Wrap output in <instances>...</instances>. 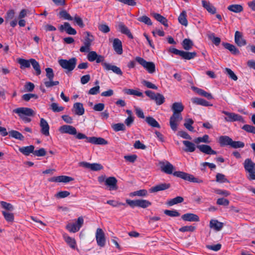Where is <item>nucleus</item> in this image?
<instances>
[{
  "instance_id": "f257e3e1",
  "label": "nucleus",
  "mask_w": 255,
  "mask_h": 255,
  "mask_svg": "<svg viewBox=\"0 0 255 255\" xmlns=\"http://www.w3.org/2000/svg\"><path fill=\"white\" fill-rule=\"evenodd\" d=\"M59 130L62 133L75 135L76 138L78 139H85L86 142L99 145H106L108 143V141L104 138L95 136L88 137L83 133H77L76 128L72 126L63 125L60 127Z\"/></svg>"
},
{
  "instance_id": "f03ea898",
  "label": "nucleus",
  "mask_w": 255,
  "mask_h": 255,
  "mask_svg": "<svg viewBox=\"0 0 255 255\" xmlns=\"http://www.w3.org/2000/svg\"><path fill=\"white\" fill-rule=\"evenodd\" d=\"M161 170L167 174H173V176L180 178L185 181H188L193 183H201L203 182L202 179L195 177L193 175L183 172V171H174V167L169 161L160 162Z\"/></svg>"
},
{
  "instance_id": "7ed1b4c3",
  "label": "nucleus",
  "mask_w": 255,
  "mask_h": 255,
  "mask_svg": "<svg viewBox=\"0 0 255 255\" xmlns=\"http://www.w3.org/2000/svg\"><path fill=\"white\" fill-rule=\"evenodd\" d=\"M173 112V115L170 118V126L173 131H176L177 129L178 123L182 120V117L181 113L184 110V106L181 102L174 103L171 107Z\"/></svg>"
},
{
  "instance_id": "20e7f679",
  "label": "nucleus",
  "mask_w": 255,
  "mask_h": 255,
  "mask_svg": "<svg viewBox=\"0 0 255 255\" xmlns=\"http://www.w3.org/2000/svg\"><path fill=\"white\" fill-rule=\"evenodd\" d=\"M12 112L17 114L25 123H29L31 121V119L27 117H32L34 115V112L32 109L25 107L15 109Z\"/></svg>"
},
{
  "instance_id": "39448f33",
  "label": "nucleus",
  "mask_w": 255,
  "mask_h": 255,
  "mask_svg": "<svg viewBox=\"0 0 255 255\" xmlns=\"http://www.w3.org/2000/svg\"><path fill=\"white\" fill-rule=\"evenodd\" d=\"M244 167L245 171L249 173L247 176L248 179L250 180H255V163L251 159H246L244 163Z\"/></svg>"
},
{
  "instance_id": "423d86ee",
  "label": "nucleus",
  "mask_w": 255,
  "mask_h": 255,
  "mask_svg": "<svg viewBox=\"0 0 255 255\" xmlns=\"http://www.w3.org/2000/svg\"><path fill=\"white\" fill-rule=\"evenodd\" d=\"M45 72L47 79H44V84L46 88H49L54 86L58 85L59 84V81H53L54 73L53 69L51 68H46L45 69Z\"/></svg>"
},
{
  "instance_id": "0eeeda50",
  "label": "nucleus",
  "mask_w": 255,
  "mask_h": 255,
  "mask_svg": "<svg viewBox=\"0 0 255 255\" xmlns=\"http://www.w3.org/2000/svg\"><path fill=\"white\" fill-rule=\"evenodd\" d=\"M77 59L75 57H73L69 60L66 59H60L58 61V63L60 66L64 69L66 70L67 71L71 72L73 71L76 67Z\"/></svg>"
},
{
  "instance_id": "6e6552de",
  "label": "nucleus",
  "mask_w": 255,
  "mask_h": 255,
  "mask_svg": "<svg viewBox=\"0 0 255 255\" xmlns=\"http://www.w3.org/2000/svg\"><path fill=\"white\" fill-rule=\"evenodd\" d=\"M135 61L142 66L149 73L152 74L155 72V66L152 62H147L140 57H136Z\"/></svg>"
},
{
  "instance_id": "1a4fd4ad",
  "label": "nucleus",
  "mask_w": 255,
  "mask_h": 255,
  "mask_svg": "<svg viewBox=\"0 0 255 255\" xmlns=\"http://www.w3.org/2000/svg\"><path fill=\"white\" fill-rule=\"evenodd\" d=\"M222 113L227 116L226 117H225V120L226 122H234L238 121L242 123H245L246 122L243 117L239 114L225 111H223Z\"/></svg>"
},
{
  "instance_id": "9d476101",
  "label": "nucleus",
  "mask_w": 255,
  "mask_h": 255,
  "mask_svg": "<svg viewBox=\"0 0 255 255\" xmlns=\"http://www.w3.org/2000/svg\"><path fill=\"white\" fill-rule=\"evenodd\" d=\"M84 224L83 218L79 217L74 223H69L66 226V229L71 233H76L79 231Z\"/></svg>"
},
{
  "instance_id": "9b49d317",
  "label": "nucleus",
  "mask_w": 255,
  "mask_h": 255,
  "mask_svg": "<svg viewBox=\"0 0 255 255\" xmlns=\"http://www.w3.org/2000/svg\"><path fill=\"white\" fill-rule=\"evenodd\" d=\"M87 36L85 38L84 41V46H82L80 48V51L81 52H88L90 50V47L91 45V43L93 40V38H91L90 37H93V36L90 34L89 32H86Z\"/></svg>"
},
{
  "instance_id": "f8f14e48",
  "label": "nucleus",
  "mask_w": 255,
  "mask_h": 255,
  "mask_svg": "<svg viewBox=\"0 0 255 255\" xmlns=\"http://www.w3.org/2000/svg\"><path fill=\"white\" fill-rule=\"evenodd\" d=\"M96 238L97 244L101 247H103L105 245L106 239L105 233L100 228H98L96 231Z\"/></svg>"
},
{
  "instance_id": "ddd939ff",
  "label": "nucleus",
  "mask_w": 255,
  "mask_h": 255,
  "mask_svg": "<svg viewBox=\"0 0 255 255\" xmlns=\"http://www.w3.org/2000/svg\"><path fill=\"white\" fill-rule=\"evenodd\" d=\"M118 180L115 177H109L105 180V185L109 187L110 191L117 190L118 188L117 185Z\"/></svg>"
},
{
  "instance_id": "4468645a",
  "label": "nucleus",
  "mask_w": 255,
  "mask_h": 255,
  "mask_svg": "<svg viewBox=\"0 0 255 255\" xmlns=\"http://www.w3.org/2000/svg\"><path fill=\"white\" fill-rule=\"evenodd\" d=\"M73 180H74V178L65 175L54 176L48 179L49 182L63 183H68Z\"/></svg>"
},
{
  "instance_id": "2eb2a0df",
  "label": "nucleus",
  "mask_w": 255,
  "mask_h": 255,
  "mask_svg": "<svg viewBox=\"0 0 255 255\" xmlns=\"http://www.w3.org/2000/svg\"><path fill=\"white\" fill-rule=\"evenodd\" d=\"M171 186L170 183H160L151 187L149 189L150 193H156L160 191H164L169 189Z\"/></svg>"
},
{
  "instance_id": "dca6fc26",
  "label": "nucleus",
  "mask_w": 255,
  "mask_h": 255,
  "mask_svg": "<svg viewBox=\"0 0 255 255\" xmlns=\"http://www.w3.org/2000/svg\"><path fill=\"white\" fill-rule=\"evenodd\" d=\"M59 29L61 32L65 31L69 35H75L77 33L76 30L72 27L67 22H64L63 25H61L59 27Z\"/></svg>"
},
{
  "instance_id": "f3484780",
  "label": "nucleus",
  "mask_w": 255,
  "mask_h": 255,
  "mask_svg": "<svg viewBox=\"0 0 255 255\" xmlns=\"http://www.w3.org/2000/svg\"><path fill=\"white\" fill-rule=\"evenodd\" d=\"M117 29L120 31L122 33L128 36L130 39H133V37L132 34L130 31V30L127 26L122 22L118 23L117 26Z\"/></svg>"
},
{
  "instance_id": "a211bd4d",
  "label": "nucleus",
  "mask_w": 255,
  "mask_h": 255,
  "mask_svg": "<svg viewBox=\"0 0 255 255\" xmlns=\"http://www.w3.org/2000/svg\"><path fill=\"white\" fill-rule=\"evenodd\" d=\"M103 67L106 70H112L114 73L117 74V75L122 76L123 75V72L121 69L115 65H113L110 63H108L107 62L103 63L102 64Z\"/></svg>"
},
{
  "instance_id": "6ab92c4d",
  "label": "nucleus",
  "mask_w": 255,
  "mask_h": 255,
  "mask_svg": "<svg viewBox=\"0 0 255 255\" xmlns=\"http://www.w3.org/2000/svg\"><path fill=\"white\" fill-rule=\"evenodd\" d=\"M197 147L199 150L205 154L209 155H214L217 154V151L212 149L211 147L207 144L198 145Z\"/></svg>"
},
{
  "instance_id": "aec40b11",
  "label": "nucleus",
  "mask_w": 255,
  "mask_h": 255,
  "mask_svg": "<svg viewBox=\"0 0 255 255\" xmlns=\"http://www.w3.org/2000/svg\"><path fill=\"white\" fill-rule=\"evenodd\" d=\"M40 127L41 128V132L45 136L49 135V126L47 122L41 118L40 121Z\"/></svg>"
},
{
  "instance_id": "412c9836",
  "label": "nucleus",
  "mask_w": 255,
  "mask_h": 255,
  "mask_svg": "<svg viewBox=\"0 0 255 255\" xmlns=\"http://www.w3.org/2000/svg\"><path fill=\"white\" fill-rule=\"evenodd\" d=\"M235 43L240 47L245 46L247 44L246 40L243 38L242 33L237 31L235 34Z\"/></svg>"
},
{
  "instance_id": "4be33fe9",
  "label": "nucleus",
  "mask_w": 255,
  "mask_h": 255,
  "mask_svg": "<svg viewBox=\"0 0 255 255\" xmlns=\"http://www.w3.org/2000/svg\"><path fill=\"white\" fill-rule=\"evenodd\" d=\"M113 46L116 52L121 55L123 52L122 43L120 39L119 38H114L113 40Z\"/></svg>"
},
{
  "instance_id": "5701e85b",
  "label": "nucleus",
  "mask_w": 255,
  "mask_h": 255,
  "mask_svg": "<svg viewBox=\"0 0 255 255\" xmlns=\"http://www.w3.org/2000/svg\"><path fill=\"white\" fill-rule=\"evenodd\" d=\"M181 219L185 221L199 222V217L198 215L193 213H186L181 216Z\"/></svg>"
},
{
  "instance_id": "b1692460",
  "label": "nucleus",
  "mask_w": 255,
  "mask_h": 255,
  "mask_svg": "<svg viewBox=\"0 0 255 255\" xmlns=\"http://www.w3.org/2000/svg\"><path fill=\"white\" fill-rule=\"evenodd\" d=\"M192 89L198 95L206 98L208 100H211L213 99V97L211 93H208L202 89L195 87H193Z\"/></svg>"
},
{
  "instance_id": "393cba45",
  "label": "nucleus",
  "mask_w": 255,
  "mask_h": 255,
  "mask_svg": "<svg viewBox=\"0 0 255 255\" xmlns=\"http://www.w3.org/2000/svg\"><path fill=\"white\" fill-rule=\"evenodd\" d=\"M222 45L225 48L229 50L232 54L238 55L240 54V51L235 45L227 42H223Z\"/></svg>"
},
{
  "instance_id": "a878e982",
  "label": "nucleus",
  "mask_w": 255,
  "mask_h": 255,
  "mask_svg": "<svg viewBox=\"0 0 255 255\" xmlns=\"http://www.w3.org/2000/svg\"><path fill=\"white\" fill-rule=\"evenodd\" d=\"M202 3L203 7H204L209 13L212 14L216 13V7L209 1H207L206 0H202Z\"/></svg>"
},
{
  "instance_id": "bb28decb",
  "label": "nucleus",
  "mask_w": 255,
  "mask_h": 255,
  "mask_svg": "<svg viewBox=\"0 0 255 255\" xmlns=\"http://www.w3.org/2000/svg\"><path fill=\"white\" fill-rule=\"evenodd\" d=\"M35 147L33 145L27 146H23L19 148V151L25 156H28L30 153L33 154Z\"/></svg>"
},
{
  "instance_id": "cd10ccee",
  "label": "nucleus",
  "mask_w": 255,
  "mask_h": 255,
  "mask_svg": "<svg viewBox=\"0 0 255 255\" xmlns=\"http://www.w3.org/2000/svg\"><path fill=\"white\" fill-rule=\"evenodd\" d=\"M192 102L195 105H201L205 107L212 106V104H210V103L205 100L199 98H193L191 99Z\"/></svg>"
},
{
  "instance_id": "c85d7f7f",
  "label": "nucleus",
  "mask_w": 255,
  "mask_h": 255,
  "mask_svg": "<svg viewBox=\"0 0 255 255\" xmlns=\"http://www.w3.org/2000/svg\"><path fill=\"white\" fill-rule=\"evenodd\" d=\"M151 15L157 21L160 22L164 26L168 27V21L166 17L157 13H152Z\"/></svg>"
},
{
  "instance_id": "c756f323",
  "label": "nucleus",
  "mask_w": 255,
  "mask_h": 255,
  "mask_svg": "<svg viewBox=\"0 0 255 255\" xmlns=\"http://www.w3.org/2000/svg\"><path fill=\"white\" fill-rule=\"evenodd\" d=\"M232 138L227 135H222L219 138V143L221 146L231 145Z\"/></svg>"
},
{
  "instance_id": "7c9ffc66",
  "label": "nucleus",
  "mask_w": 255,
  "mask_h": 255,
  "mask_svg": "<svg viewBox=\"0 0 255 255\" xmlns=\"http://www.w3.org/2000/svg\"><path fill=\"white\" fill-rule=\"evenodd\" d=\"M210 227L211 228L219 231L223 228V223L219 222L217 220L212 219L210 222Z\"/></svg>"
},
{
  "instance_id": "2f4dec72",
  "label": "nucleus",
  "mask_w": 255,
  "mask_h": 255,
  "mask_svg": "<svg viewBox=\"0 0 255 255\" xmlns=\"http://www.w3.org/2000/svg\"><path fill=\"white\" fill-rule=\"evenodd\" d=\"M73 108L75 114L81 116L84 114L85 110L83 105L81 103H76L74 104Z\"/></svg>"
},
{
  "instance_id": "473e14b6",
  "label": "nucleus",
  "mask_w": 255,
  "mask_h": 255,
  "mask_svg": "<svg viewBox=\"0 0 255 255\" xmlns=\"http://www.w3.org/2000/svg\"><path fill=\"white\" fill-rule=\"evenodd\" d=\"M183 143L185 146V148L184 149L185 152H192L195 150V145L193 142L188 140H184Z\"/></svg>"
},
{
  "instance_id": "72a5a7b5",
  "label": "nucleus",
  "mask_w": 255,
  "mask_h": 255,
  "mask_svg": "<svg viewBox=\"0 0 255 255\" xmlns=\"http://www.w3.org/2000/svg\"><path fill=\"white\" fill-rule=\"evenodd\" d=\"M63 238L66 243L73 249H75L76 247V241L74 238H72L66 234L63 235Z\"/></svg>"
},
{
  "instance_id": "f704fd0d",
  "label": "nucleus",
  "mask_w": 255,
  "mask_h": 255,
  "mask_svg": "<svg viewBox=\"0 0 255 255\" xmlns=\"http://www.w3.org/2000/svg\"><path fill=\"white\" fill-rule=\"evenodd\" d=\"M228 9L231 11L239 13L243 11L244 8L242 5L238 4H231L228 6Z\"/></svg>"
},
{
  "instance_id": "c9c22d12",
  "label": "nucleus",
  "mask_w": 255,
  "mask_h": 255,
  "mask_svg": "<svg viewBox=\"0 0 255 255\" xmlns=\"http://www.w3.org/2000/svg\"><path fill=\"white\" fill-rule=\"evenodd\" d=\"M179 22L184 26H187L188 21L187 19V14L185 10L182 11L180 14L178 18Z\"/></svg>"
},
{
  "instance_id": "e433bc0d",
  "label": "nucleus",
  "mask_w": 255,
  "mask_h": 255,
  "mask_svg": "<svg viewBox=\"0 0 255 255\" xmlns=\"http://www.w3.org/2000/svg\"><path fill=\"white\" fill-rule=\"evenodd\" d=\"M197 56V53L196 52H187L182 51L181 57L186 60H190L193 59Z\"/></svg>"
},
{
  "instance_id": "4c0bfd02",
  "label": "nucleus",
  "mask_w": 255,
  "mask_h": 255,
  "mask_svg": "<svg viewBox=\"0 0 255 255\" xmlns=\"http://www.w3.org/2000/svg\"><path fill=\"white\" fill-rule=\"evenodd\" d=\"M146 122L151 127L153 128H160L158 123L152 117H147L145 119Z\"/></svg>"
},
{
  "instance_id": "58836bf2",
  "label": "nucleus",
  "mask_w": 255,
  "mask_h": 255,
  "mask_svg": "<svg viewBox=\"0 0 255 255\" xmlns=\"http://www.w3.org/2000/svg\"><path fill=\"white\" fill-rule=\"evenodd\" d=\"M193 45L194 44L192 41L189 38L184 39L182 43V47L185 50L191 49Z\"/></svg>"
},
{
  "instance_id": "ea45409f",
  "label": "nucleus",
  "mask_w": 255,
  "mask_h": 255,
  "mask_svg": "<svg viewBox=\"0 0 255 255\" xmlns=\"http://www.w3.org/2000/svg\"><path fill=\"white\" fill-rule=\"evenodd\" d=\"M30 62L31 65L36 72V75L37 76L39 75L41 71L39 63L35 59L32 58L30 59Z\"/></svg>"
},
{
  "instance_id": "a19ab883",
  "label": "nucleus",
  "mask_w": 255,
  "mask_h": 255,
  "mask_svg": "<svg viewBox=\"0 0 255 255\" xmlns=\"http://www.w3.org/2000/svg\"><path fill=\"white\" fill-rule=\"evenodd\" d=\"M17 62L20 64V67L21 69L29 68L30 67V59L29 60H26L22 58H19L18 59Z\"/></svg>"
},
{
  "instance_id": "79ce46f5",
  "label": "nucleus",
  "mask_w": 255,
  "mask_h": 255,
  "mask_svg": "<svg viewBox=\"0 0 255 255\" xmlns=\"http://www.w3.org/2000/svg\"><path fill=\"white\" fill-rule=\"evenodd\" d=\"M2 214L5 220L8 223H12L14 221V214L5 211H2Z\"/></svg>"
},
{
  "instance_id": "37998d69",
  "label": "nucleus",
  "mask_w": 255,
  "mask_h": 255,
  "mask_svg": "<svg viewBox=\"0 0 255 255\" xmlns=\"http://www.w3.org/2000/svg\"><path fill=\"white\" fill-rule=\"evenodd\" d=\"M184 199L182 197L177 196L174 198L171 199L169 200L167 204L168 205L171 206L178 203H180L183 202Z\"/></svg>"
},
{
  "instance_id": "c03bdc74",
  "label": "nucleus",
  "mask_w": 255,
  "mask_h": 255,
  "mask_svg": "<svg viewBox=\"0 0 255 255\" xmlns=\"http://www.w3.org/2000/svg\"><path fill=\"white\" fill-rule=\"evenodd\" d=\"M124 92L125 94H127L128 95H135L138 97H142L143 94L142 93L138 91L137 90H134L133 89H125L124 90Z\"/></svg>"
},
{
  "instance_id": "a18cd8bd",
  "label": "nucleus",
  "mask_w": 255,
  "mask_h": 255,
  "mask_svg": "<svg viewBox=\"0 0 255 255\" xmlns=\"http://www.w3.org/2000/svg\"><path fill=\"white\" fill-rule=\"evenodd\" d=\"M9 135L15 139L20 140H23L24 139V136L22 135V134L16 130H11L9 132Z\"/></svg>"
},
{
  "instance_id": "49530a36",
  "label": "nucleus",
  "mask_w": 255,
  "mask_h": 255,
  "mask_svg": "<svg viewBox=\"0 0 255 255\" xmlns=\"http://www.w3.org/2000/svg\"><path fill=\"white\" fill-rule=\"evenodd\" d=\"M59 17L65 20H73V18L65 10H62L59 13Z\"/></svg>"
},
{
  "instance_id": "de8ad7c7",
  "label": "nucleus",
  "mask_w": 255,
  "mask_h": 255,
  "mask_svg": "<svg viewBox=\"0 0 255 255\" xmlns=\"http://www.w3.org/2000/svg\"><path fill=\"white\" fill-rule=\"evenodd\" d=\"M194 123V121L191 119H185V122L184 124V126L189 131H194V128L192 127V125Z\"/></svg>"
},
{
  "instance_id": "09e8293b",
  "label": "nucleus",
  "mask_w": 255,
  "mask_h": 255,
  "mask_svg": "<svg viewBox=\"0 0 255 255\" xmlns=\"http://www.w3.org/2000/svg\"><path fill=\"white\" fill-rule=\"evenodd\" d=\"M156 105H161L165 102L164 97L161 94L157 93L154 99Z\"/></svg>"
},
{
  "instance_id": "8fccbe9b",
  "label": "nucleus",
  "mask_w": 255,
  "mask_h": 255,
  "mask_svg": "<svg viewBox=\"0 0 255 255\" xmlns=\"http://www.w3.org/2000/svg\"><path fill=\"white\" fill-rule=\"evenodd\" d=\"M151 202L147 200L143 199L137 200V207L145 208L151 205Z\"/></svg>"
},
{
  "instance_id": "3c124183",
  "label": "nucleus",
  "mask_w": 255,
  "mask_h": 255,
  "mask_svg": "<svg viewBox=\"0 0 255 255\" xmlns=\"http://www.w3.org/2000/svg\"><path fill=\"white\" fill-rule=\"evenodd\" d=\"M216 181L220 183H229V181L227 179L225 175L222 173H217L216 175Z\"/></svg>"
},
{
  "instance_id": "603ef678",
  "label": "nucleus",
  "mask_w": 255,
  "mask_h": 255,
  "mask_svg": "<svg viewBox=\"0 0 255 255\" xmlns=\"http://www.w3.org/2000/svg\"><path fill=\"white\" fill-rule=\"evenodd\" d=\"M113 129L116 132L119 131L126 130V127L123 123H118L114 124L112 126Z\"/></svg>"
},
{
  "instance_id": "864d4df0",
  "label": "nucleus",
  "mask_w": 255,
  "mask_h": 255,
  "mask_svg": "<svg viewBox=\"0 0 255 255\" xmlns=\"http://www.w3.org/2000/svg\"><path fill=\"white\" fill-rule=\"evenodd\" d=\"M137 20L147 24V25H151L152 23L151 19L146 15H143L137 18Z\"/></svg>"
},
{
  "instance_id": "5fc2aeb1",
  "label": "nucleus",
  "mask_w": 255,
  "mask_h": 255,
  "mask_svg": "<svg viewBox=\"0 0 255 255\" xmlns=\"http://www.w3.org/2000/svg\"><path fill=\"white\" fill-rule=\"evenodd\" d=\"M0 204L2 208L7 210L8 211H12L14 210L13 205L10 203L5 201H0Z\"/></svg>"
},
{
  "instance_id": "6e6d98bb",
  "label": "nucleus",
  "mask_w": 255,
  "mask_h": 255,
  "mask_svg": "<svg viewBox=\"0 0 255 255\" xmlns=\"http://www.w3.org/2000/svg\"><path fill=\"white\" fill-rule=\"evenodd\" d=\"M209 38L212 40L213 43L216 46H218L221 42V39L218 37H216L214 33L209 35Z\"/></svg>"
},
{
  "instance_id": "4d7b16f0",
  "label": "nucleus",
  "mask_w": 255,
  "mask_h": 255,
  "mask_svg": "<svg viewBox=\"0 0 255 255\" xmlns=\"http://www.w3.org/2000/svg\"><path fill=\"white\" fill-rule=\"evenodd\" d=\"M50 108L54 112H60L64 110V107L58 106V104L56 103H53L50 105Z\"/></svg>"
},
{
  "instance_id": "13d9d810",
  "label": "nucleus",
  "mask_w": 255,
  "mask_h": 255,
  "mask_svg": "<svg viewBox=\"0 0 255 255\" xmlns=\"http://www.w3.org/2000/svg\"><path fill=\"white\" fill-rule=\"evenodd\" d=\"M230 146L234 148H243L245 146V143L241 141H233L232 139Z\"/></svg>"
},
{
  "instance_id": "bf43d9fd",
  "label": "nucleus",
  "mask_w": 255,
  "mask_h": 255,
  "mask_svg": "<svg viewBox=\"0 0 255 255\" xmlns=\"http://www.w3.org/2000/svg\"><path fill=\"white\" fill-rule=\"evenodd\" d=\"M164 213L168 216L175 217H178L180 216V213L176 210H165L164 211Z\"/></svg>"
},
{
  "instance_id": "052dcab7",
  "label": "nucleus",
  "mask_w": 255,
  "mask_h": 255,
  "mask_svg": "<svg viewBox=\"0 0 255 255\" xmlns=\"http://www.w3.org/2000/svg\"><path fill=\"white\" fill-rule=\"evenodd\" d=\"M196 230V227L193 226H186L180 228L179 231L181 232H193Z\"/></svg>"
},
{
  "instance_id": "680f3d73",
  "label": "nucleus",
  "mask_w": 255,
  "mask_h": 255,
  "mask_svg": "<svg viewBox=\"0 0 255 255\" xmlns=\"http://www.w3.org/2000/svg\"><path fill=\"white\" fill-rule=\"evenodd\" d=\"M107 204H108L111 205L113 207H116L120 205H123L124 206H127V204L126 203L120 202L113 200H110L107 201Z\"/></svg>"
},
{
  "instance_id": "e2e57ef3",
  "label": "nucleus",
  "mask_w": 255,
  "mask_h": 255,
  "mask_svg": "<svg viewBox=\"0 0 255 255\" xmlns=\"http://www.w3.org/2000/svg\"><path fill=\"white\" fill-rule=\"evenodd\" d=\"M225 71L226 72L227 74L231 79H233L234 81L237 80L238 77L231 69L226 68L225 69Z\"/></svg>"
},
{
  "instance_id": "0e129e2a",
  "label": "nucleus",
  "mask_w": 255,
  "mask_h": 255,
  "mask_svg": "<svg viewBox=\"0 0 255 255\" xmlns=\"http://www.w3.org/2000/svg\"><path fill=\"white\" fill-rule=\"evenodd\" d=\"M141 83L144 86H146L148 88L154 90H157L158 89V87L155 85L153 84L149 81L144 80L142 81Z\"/></svg>"
},
{
  "instance_id": "69168bd1",
  "label": "nucleus",
  "mask_w": 255,
  "mask_h": 255,
  "mask_svg": "<svg viewBox=\"0 0 255 255\" xmlns=\"http://www.w3.org/2000/svg\"><path fill=\"white\" fill-rule=\"evenodd\" d=\"M242 129L248 132H251L255 134V127L253 126L249 125H245L242 127Z\"/></svg>"
},
{
  "instance_id": "338daca9",
  "label": "nucleus",
  "mask_w": 255,
  "mask_h": 255,
  "mask_svg": "<svg viewBox=\"0 0 255 255\" xmlns=\"http://www.w3.org/2000/svg\"><path fill=\"white\" fill-rule=\"evenodd\" d=\"M97 55L98 54L95 51H90L87 55L88 60L90 62L95 61L96 58L97 57Z\"/></svg>"
},
{
  "instance_id": "774afa93",
  "label": "nucleus",
  "mask_w": 255,
  "mask_h": 255,
  "mask_svg": "<svg viewBox=\"0 0 255 255\" xmlns=\"http://www.w3.org/2000/svg\"><path fill=\"white\" fill-rule=\"evenodd\" d=\"M46 152L44 148H41L38 150L34 149L33 155L37 156H44L46 155Z\"/></svg>"
}]
</instances>
